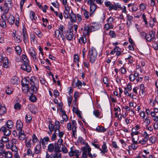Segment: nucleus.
I'll list each match as a JSON object with an SVG mask.
<instances>
[{
	"mask_svg": "<svg viewBox=\"0 0 158 158\" xmlns=\"http://www.w3.org/2000/svg\"><path fill=\"white\" fill-rule=\"evenodd\" d=\"M35 13L32 11H30V17L31 19V20L33 21V20H35L37 19V17L35 16Z\"/></svg>",
	"mask_w": 158,
	"mask_h": 158,
	"instance_id": "nucleus-41",
	"label": "nucleus"
},
{
	"mask_svg": "<svg viewBox=\"0 0 158 158\" xmlns=\"http://www.w3.org/2000/svg\"><path fill=\"white\" fill-rule=\"evenodd\" d=\"M13 92V89L11 88H10L8 87L6 90V93L8 95H10L12 94Z\"/></svg>",
	"mask_w": 158,
	"mask_h": 158,
	"instance_id": "nucleus-49",
	"label": "nucleus"
},
{
	"mask_svg": "<svg viewBox=\"0 0 158 158\" xmlns=\"http://www.w3.org/2000/svg\"><path fill=\"white\" fill-rule=\"evenodd\" d=\"M14 107L15 109H20L21 108V105L19 103H16L14 105Z\"/></svg>",
	"mask_w": 158,
	"mask_h": 158,
	"instance_id": "nucleus-59",
	"label": "nucleus"
},
{
	"mask_svg": "<svg viewBox=\"0 0 158 158\" xmlns=\"http://www.w3.org/2000/svg\"><path fill=\"white\" fill-rule=\"evenodd\" d=\"M67 128L69 131L72 130V136L75 138H77V123L75 120L72 121V124L70 123H68L67 124Z\"/></svg>",
	"mask_w": 158,
	"mask_h": 158,
	"instance_id": "nucleus-6",
	"label": "nucleus"
},
{
	"mask_svg": "<svg viewBox=\"0 0 158 158\" xmlns=\"http://www.w3.org/2000/svg\"><path fill=\"white\" fill-rule=\"evenodd\" d=\"M7 20L9 23L11 24H13L15 22V18L14 17L10 14L9 18H7Z\"/></svg>",
	"mask_w": 158,
	"mask_h": 158,
	"instance_id": "nucleus-29",
	"label": "nucleus"
},
{
	"mask_svg": "<svg viewBox=\"0 0 158 158\" xmlns=\"http://www.w3.org/2000/svg\"><path fill=\"white\" fill-rule=\"evenodd\" d=\"M29 62L27 63H23L21 66V69L27 72H30L31 70V68L28 64Z\"/></svg>",
	"mask_w": 158,
	"mask_h": 158,
	"instance_id": "nucleus-14",
	"label": "nucleus"
},
{
	"mask_svg": "<svg viewBox=\"0 0 158 158\" xmlns=\"http://www.w3.org/2000/svg\"><path fill=\"white\" fill-rule=\"evenodd\" d=\"M34 107V106H33L31 105L29 106L28 108L29 109V110L33 114H36V112L35 110V108H34L33 109V107Z\"/></svg>",
	"mask_w": 158,
	"mask_h": 158,
	"instance_id": "nucleus-57",
	"label": "nucleus"
},
{
	"mask_svg": "<svg viewBox=\"0 0 158 158\" xmlns=\"http://www.w3.org/2000/svg\"><path fill=\"white\" fill-rule=\"evenodd\" d=\"M23 41L24 43L26 44L28 42V35L26 31H23Z\"/></svg>",
	"mask_w": 158,
	"mask_h": 158,
	"instance_id": "nucleus-24",
	"label": "nucleus"
},
{
	"mask_svg": "<svg viewBox=\"0 0 158 158\" xmlns=\"http://www.w3.org/2000/svg\"><path fill=\"white\" fill-rule=\"evenodd\" d=\"M94 114L96 117H98L101 114V112L99 110H95L93 112Z\"/></svg>",
	"mask_w": 158,
	"mask_h": 158,
	"instance_id": "nucleus-54",
	"label": "nucleus"
},
{
	"mask_svg": "<svg viewBox=\"0 0 158 158\" xmlns=\"http://www.w3.org/2000/svg\"><path fill=\"white\" fill-rule=\"evenodd\" d=\"M10 82L13 85H16L18 82V78L15 76L13 77L10 80Z\"/></svg>",
	"mask_w": 158,
	"mask_h": 158,
	"instance_id": "nucleus-32",
	"label": "nucleus"
},
{
	"mask_svg": "<svg viewBox=\"0 0 158 158\" xmlns=\"http://www.w3.org/2000/svg\"><path fill=\"white\" fill-rule=\"evenodd\" d=\"M49 140L48 137L46 136L43 139L41 138L40 140V143H41L42 145H45V144H48Z\"/></svg>",
	"mask_w": 158,
	"mask_h": 158,
	"instance_id": "nucleus-19",
	"label": "nucleus"
},
{
	"mask_svg": "<svg viewBox=\"0 0 158 158\" xmlns=\"http://www.w3.org/2000/svg\"><path fill=\"white\" fill-rule=\"evenodd\" d=\"M0 141L2 142L6 143L9 141V138L7 137H2V139Z\"/></svg>",
	"mask_w": 158,
	"mask_h": 158,
	"instance_id": "nucleus-56",
	"label": "nucleus"
},
{
	"mask_svg": "<svg viewBox=\"0 0 158 158\" xmlns=\"http://www.w3.org/2000/svg\"><path fill=\"white\" fill-rule=\"evenodd\" d=\"M18 137L19 139L21 141H23L25 139V136L23 130H21L19 131L18 133Z\"/></svg>",
	"mask_w": 158,
	"mask_h": 158,
	"instance_id": "nucleus-20",
	"label": "nucleus"
},
{
	"mask_svg": "<svg viewBox=\"0 0 158 158\" xmlns=\"http://www.w3.org/2000/svg\"><path fill=\"white\" fill-rule=\"evenodd\" d=\"M83 64L84 66L87 68L88 70L89 71L90 68L89 63L87 61H84L83 62Z\"/></svg>",
	"mask_w": 158,
	"mask_h": 158,
	"instance_id": "nucleus-60",
	"label": "nucleus"
},
{
	"mask_svg": "<svg viewBox=\"0 0 158 158\" xmlns=\"http://www.w3.org/2000/svg\"><path fill=\"white\" fill-rule=\"evenodd\" d=\"M109 35L112 38H115L116 37V35L115 32L113 31H110L109 32Z\"/></svg>",
	"mask_w": 158,
	"mask_h": 158,
	"instance_id": "nucleus-52",
	"label": "nucleus"
},
{
	"mask_svg": "<svg viewBox=\"0 0 158 158\" xmlns=\"http://www.w3.org/2000/svg\"><path fill=\"white\" fill-rule=\"evenodd\" d=\"M5 124L6 127L9 129H11L13 127V123L11 120H8Z\"/></svg>",
	"mask_w": 158,
	"mask_h": 158,
	"instance_id": "nucleus-28",
	"label": "nucleus"
},
{
	"mask_svg": "<svg viewBox=\"0 0 158 158\" xmlns=\"http://www.w3.org/2000/svg\"><path fill=\"white\" fill-rule=\"evenodd\" d=\"M91 148L89 147V145L87 143H85V146L83 147L82 148V153L81 155V158H87V155L90 158H93V156L92 154L90 153Z\"/></svg>",
	"mask_w": 158,
	"mask_h": 158,
	"instance_id": "nucleus-7",
	"label": "nucleus"
},
{
	"mask_svg": "<svg viewBox=\"0 0 158 158\" xmlns=\"http://www.w3.org/2000/svg\"><path fill=\"white\" fill-rule=\"evenodd\" d=\"M63 142V140L62 139H59L55 143V153L53 155L55 158H61V154L60 153V148Z\"/></svg>",
	"mask_w": 158,
	"mask_h": 158,
	"instance_id": "nucleus-3",
	"label": "nucleus"
},
{
	"mask_svg": "<svg viewBox=\"0 0 158 158\" xmlns=\"http://www.w3.org/2000/svg\"><path fill=\"white\" fill-rule=\"evenodd\" d=\"M108 22V23L110 24H112V23L114 21V19L113 17L110 16L109 18L107 20Z\"/></svg>",
	"mask_w": 158,
	"mask_h": 158,
	"instance_id": "nucleus-61",
	"label": "nucleus"
},
{
	"mask_svg": "<svg viewBox=\"0 0 158 158\" xmlns=\"http://www.w3.org/2000/svg\"><path fill=\"white\" fill-rule=\"evenodd\" d=\"M59 29L62 33H63L64 32H65L66 31H65V28L63 25H60L59 27Z\"/></svg>",
	"mask_w": 158,
	"mask_h": 158,
	"instance_id": "nucleus-63",
	"label": "nucleus"
},
{
	"mask_svg": "<svg viewBox=\"0 0 158 158\" xmlns=\"http://www.w3.org/2000/svg\"><path fill=\"white\" fill-rule=\"evenodd\" d=\"M0 131L2 132L4 135L7 136H9L11 134V131L4 126L0 128Z\"/></svg>",
	"mask_w": 158,
	"mask_h": 158,
	"instance_id": "nucleus-16",
	"label": "nucleus"
},
{
	"mask_svg": "<svg viewBox=\"0 0 158 158\" xmlns=\"http://www.w3.org/2000/svg\"><path fill=\"white\" fill-rule=\"evenodd\" d=\"M74 147L71 148V151L69 152V155L70 156H76V158H79V156L81 154V152L78 150H74Z\"/></svg>",
	"mask_w": 158,
	"mask_h": 158,
	"instance_id": "nucleus-12",
	"label": "nucleus"
},
{
	"mask_svg": "<svg viewBox=\"0 0 158 158\" xmlns=\"http://www.w3.org/2000/svg\"><path fill=\"white\" fill-rule=\"evenodd\" d=\"M22 58L23 61V63L29 62V61L26 55L24 54L22 55Z\"/></svg>",
	"mask_w": 158,
	"mask_h": 158,
	"instance_id": "nucleus-46",
	"label": "nucleus"
},
{
	"mask_svg": "<svg viewBox=\"0 0 158 158\" xmlns=\"http://www.w3.org/2000/svg\"><path fill=\"white\" fill-rule=\"evenodd\" d=\"M73 110L74 112L77 114H79L80 113V111L77 108L74 107H73Z\"/></svg>",
	"mask_w": 158,
	"mask_h": 158,
	"instance_id": "nucleus-64",
	"label": "nucleus"
},
{
	"mask_svg": "<svg viewBox=\"0 0 158 158\" xmlns=\"http://www.w3.org/2000/svg\"><path fill=\"white\" fill-rule=\"evenodd\" d=\"M3 154L4 155V156L6 158H11L12 156V153L10 151H5L4 152Z\"/></svg>",
	"mask_w": 158,
	"mask_h": 158,
	"instance_id": "nucleus-40",
	"label": "nucleus"
},
{
	"mask_svg": "<svg viewBox=\"0 0 158 158\" xmlns=\"http://www.w3.org/2000/svg\"><path fill=\"white\" fill-rule=\"evenodd\" d=\"M139 139V136H137L136 137V139L135 140V137H132V143L131 145H129L128 146V150L130 149V147H131L133 149L135 150L138 148V146L137 144L139 143L137 142L138 140Z\"/></svg>",
	"mask_w": 158,
	"mask_h": 158,
	"instance_id": "nucleus-13",
	"label": "nucleus"
},
{
	"mask_svg": "<svg viewBox=\"0 0 158 158\" xmlns=\"http://www.w3.org/2000/svg\"><path fill=\"white\" fill-rule=\"evenodd\" d=\"M97 26L91 24H85L84 29L83 31V35L79 38L78 40L79 43L81 44H85L86 42V35L89 36L91 32L97 30Z\"/></svg>",
	"mask_w": 158,
	"mask_h": 158,
	"instance_id": "nucleus-1",
	"label": "nucleus"
},
{
	"mask_svg": "<svg viewBox=\"0 0 158 158\" xmlns=\"http://www.w3.org/2000/svg\"><path fill=\"white\" fill-rule=\"evenodd\" d=\"M31 139L29 140L28 141H27V139H25V146L26 147L30 148L31 147Z\"/></svg>",
	"mask_w": 158,
	"mask_h": 158,
	"instance_id": "nucleus-47",
	"label": "nucleus"
},
{
	"mask_svg": "<svg viewBox=\"0 0 158 158\" xmlns=\"http://www.w3.org/2000/svg\"><path fill=\"white\" fill-rule=\"evenodd\" d=\"M32 141L35 143L39 141L38 139L35 134H34L32 136Z\"/></svg>",
	"mask_w": 158,
	"mask_h": 158,
	"instance_id": "nucleus-55",
	"label": "nucleus"
},
{
	"mask_svg": "<svg viewBox=\"0 0 158 158\" xmlns=\"http://www.w3.org/2000/svg\"><path fill=\"white\" fill-rule=\"evenodd\" d=\"M34 32L40 38H42L44 36V34L40 30H36Z\"/></svg>",
	"mask_w": 158,
	"mask_h": 158,
	"instance_id": "nucleus-36",
	"label": "nucleus"
},
{
	"mask_svg": "<svg viewBox=\"0 0 158 158\" xmlns=\"http://www.w3.org/2000/svg\"><path fill=\"white\" fill-rule=\"evenodd\" d=\"M56 128L55 125L54 124V125L52 123H50L48 125V129L50 131H51V133H52V132L54 131H55Z\"/></svg>",
	"mask_w": 158,
	"mask_h": 158,
	"instance_id": "nucleus-35",
	"label": "nucleus"
},
{
	"mask_svg": "<svg viewBox=\"0 0 158 158\" xmlns=\"http://www.w3.org/2000/svg\"><path fill=\"white\" fill-rule=\"evenodd\" d=\"M18 141L17 139L13 138L9 140L6 144V147L7 149H11L12 151H16L18 149L16 146L18 143Z\"/></svg>",
	"mask_w": 158,
	"mask_h": 158,
	"instance_id": "nucleus-5",
	"label": "nucleus"
},
{
	"mask_svg": "<svg viewBox=\"0 0 158 158\" xmlns=\"http://www.w3.org/2000/svg\"><path fill=\"white\" fill-rule=\"evenodd\" d=\"M102 149L100 148V151L101 152L104 154L108 152V149L106 145V144L105 142H103V144L102 147Z\"/></svg>",
	"mask_w": 158,
	"mask_h": 158,
	"instance_id": "nucleus-23",
	"label": "nucleus"
},
{
	"mask_svg": "<svg viewBox=\"0 0 158 158\" xmlns=\"http://www.w3.org/2000/svg\"><path fill=\"white\" fill-rule=\"evenodd\" d=\"M23 124L21 120H18L16 122V128L17 130L20 131L22 130L23 127Z\"/></svg>",
	"mask_w": 158,
	"mask_h": 158,
	"instance_id": "nucleus-21",
	"label": "nucleus"
},
{
	"mask_svg": "<svg viewBox=\"0 0 158 158\" xmlns=\"http://www.w3.org/2000/svg\"><path fill=\"white\" fill-rule=\"evenodd\" d=\"M102 81L104 84L106 85V86L107 87H108L109 86L108 84V78L107 77H104L102 80Z\"/></svg>",
	"mask_w": 158,
	"mask_h": 158,
	"instance_id": "nucleus-51",
	"label": "nucleus"
},
{
	"mask_svg": "<svg viewBox=\"0 0 158 158\" xmlns=\"http://www.w3.org/2000/svg\"><path fill=\"white\" fill-rule=\"evenodd\" d=\"M82 85V83L79 80H78L77 81L76 83L73 82V85L74 88L77 87L78 89H80L81 88Z\"/></svg>",
	"mask_w": 158,
	"mask_h": 158,
	"instance_id": "nucleus-26",
	"label": "nucleus"
},
{
	"mask_svg": "<svg viewBox=\"0 0 158 158\" xmlns=\"http://www.w3.org/2000/svg\"><path fill=\"white\" fill-rule=\"evenodd\" d=\"M3 66L5 68H8L9 66L8 60L7 57H4L3 59Z\"/></svg>",
	"mask_w": 158,
	"mask_h": 158,
	"instance_id": "nucleus-34",
	"label": "nucleus"
},
{
	"mask_svg": "<svg viewBox=\"0 0 158 158\" xmlns=\"http://www.w3.org/2000/svg\"><path fill=\"white\" fill-rule=\"evenodd\" d=\"M55 124L56 126L55 133L58 134V135L60 138V139H62L61 138L63 137L65 132L64 131H60V124L59 121H56L55 122Z\"/></svg>",
	"mask_w": 158,
	"mask_h": 158,
	"instance_id": "nucleus-10",
	"label": "nucleus"
},
{
	"mask_svg": "<svg viewBox=\"0 0 158 158\" xmlns=\"http://www.w3.org/2000/svg\"><path fill=\"white\" fill-rule=\"evenodd\" d=\"M6 20L0 19V25L3 28H5L6 27Z\"/></svg>",
	"mask_w": 158,
	"mask_h": 158,
	"instance_id": "nucleus-42",
	"label": "nucleus"
},
{
	"mask_svg": "<svg viewBox=\"0 0 158 158\" xmlns=\"http://www.w3.org/2000/svg\"><path fill=\"white\" fill-rule=\"evenodd\" d=\"M69 18H70L71 21L73 22H75L77 21L76 15L73 13L72 10H71L70 15Z\"/></svg>",
	"mask_w": 158,
	"mask_h": 158,
	"instance_id": "nucleus-22",
	"label": "nucleus"
},
{
	"mask_svg": "<svg viewBox=\"0 0 158 158\" xmlns=\"http://www.w3.org/2000/svg\"><path fill=\"white\" fill-rule=\"evenodd\" d=\"M33 94H31V95L29 97V99L32 102H35L37 101V98L35 96L33 95Z\"/></svg>",
	"mask_w": 158,
	"mask_h": 158,
	"instance_id": "nucleus-39",
	"label": "nucleus"
},
{
	"mask_svg": "<svg viewBox=\"0 0 158 158\" xmlns=\"http://www.w3.org/2000/svg\"><path fill=\"white\" fill-rule=\"evenodd\" d=\"M139 89L141 91V94L142 95L144 94L145 91V89L144 85L143 84H141L140 85Z\"/></svg>",
	"mask_w": 158,
	"mask_h": 158,
	"instance_id": "nucleus-45",
	"label": "nucleus"
},
{
	"mask_svg": "<svg viewBox=\"0 0 158 158\" xmlns=\"http://www.w3.org/2000/svg\"><path fill=\"white\" fill-rule=\"evenodd\" d=\"M48 151L49 152H52L55 151V145L53 143H51L48 145Z\"/></svg>",
	"mask_w": 158,
	"mask_h": 158,
	"instance_id": "nucleus-31",
	"label": "nucleus"
},
{
	"mask_svg": "<svg viewBox=\"0 0 158 158\" xmlns=\"http://www.w3.org/2000/svg\"><path fill=\"white\" fill-rule=\"evenodd\" d=\"M63 15L64 17L65 18H69L70 15L69 12L64 11Z\"/></svg>",
	"mask_w": 158,
	"mask_h": 158,
	"instance_id": "nucleus-58",
	"label": "nucleus"
},
{
	"mask_svg": "<svg viewBox=\"0 0 158 158\" xmlns=\"http://www.w3.org/2000/svg\"><path fill=\"white\" fill-rule=\"evenodd\" d=\"M6 112V109L4 106H2L0 109V114L2 115Z\"/></svg>",
	"mask_w": 158,
	"mask_h": 158,
	"instance_id": "nucleus-44",
	"label": "nucleus"
},
{
	"mask_svg": "<svg viewBox=\"0 0 158 158\" xmlns=\"http://www.w3.org/2000/svg\"><path fill=\"white\" fill-rule=\"evenodd\" d=\"M29 53L34 61L36 60L37 53L33 48H31L29 49Z\"/></svg>",
	"mask_w": 158,
	"mask_h": 158,
	"instance_id": "nucleus-17",
	"label": "nucleus"
},
{
	"mask_svg": "<svg viewBox=\"0 0 158 158\" xmlns=\"http://www.w3.org/2000/svg\"><path fill=\"white\" fill-rule=\"evenodd\" d=\"M89 5L90 6L89 16L90 17H92L94 16V12L97 8V5L95 4H91Z\"/></svg>",
	"mask_w": 158,
	"mask_h": 158,
	"instance_id": "nucleus-15",
	"label": "nucleus"
},
{
	"mask_svg": "<svg viewBox=\"0 0 158 158\" xmlns=\"http://www.w3.org/2000/svg\"><path fill=\"white\" fill-rule=\"evenodd\" d=\"M65 38L68 40H71L73 38L74 35L72 28H69L65 32Z\"/></svg>",
	"mask_w": 158,
	"mask_h": 158,
	"instance_id": "nucleus-11",
	"label": "nucleus"
},
{
	"mask_svg": "<svg viewBox=\"0 0 158 158\" xmlns=\"http://www.w3.org/2000/svg\"><path fill=\"white\" fill-rule=\"evenodd\" d=\"M18 35H17L15 38V40L16 42L19 43L22 41V38L19 35L18 36Z\"/></svg>",
	"mask_w": 158,
	"mask_h": 158,
	"instance_id": "nucleus-53",
	"label": "nucleus"
},
{
	"mask_svg": "<svg viewBox=\"0 0 158 158\" xmlns=\"http://www.w3.org/2000/svg\"><path fill=\"white\" fill-rule=\"evenodd\" d=\"M127 18L129 21V23H127V25L130 26L131 24V21L132 20L133 18L132 16L127 15Z\"/></svg>",
	"mask_w": 158,
	"mask_h": 158,
	"instance_id": "nucleus-48",
	"label": "nucleus"
},
{
	"mask_svg": "<svg viewBox=\"0 0 158 158\" xmlns=\"http://www.w3.org/2000/svg\"><path fill=\"white\" fill-rule=\"evenodd\" d=\"M140 36L144 39L146 40L148 42H151L153 40L155 39V31L152 30L149 31V35H151L150 39L147 35V33L144 31H142L140 33Z\"/></svg>",
	"mask_w": 158,
	"mask_h": 158,
	"instance_id": "nucleus-8",
	"label": "nucleus"
},
{
	"mask_svg": "<svg viewBox=\"0 0 158 158\" xmlns=\"http://www.w3.org/2000/svg\"><path fill=\"white\" fill-rule=\"evenodd\" d=\"M114 26L112 24H110L108 23H106L104 25V28L106 31H108L110 29L113 28Z\"/></svg>",
	"mask_w": 158,
	"mask_h": 158,
	"instance_id": "nucleus-38",
	"label": "nucleus"
},
{
	"mask_svg": "<svg viewBox=\"0 0 158 158\" xmlns=\"http://www.w3.org/2000/svg\"><path fill=\"white\" fill-rule=\"evenodd\" d=\"M41 146L40 143L39 144H37L35 147L34 154H40L41 153Z\"/></svg>",
	"mask_w": 158,
	"mask_h": 158,
	"instance_id": "nucleus-25",
	"label": "nucleus"
},
{
	"mask_svg": "<svg viewBox=\"0 0 158 158\" xmlns=\"http://www.w3.org/2000/svg\"><path fill=\"white\" fill-rule=\"evenodd\" d=\"M98 53L96 49L94 47H91L89 50L88 58L89 61L91 63H94L97 58Z\"/></svg>",
	"mask_w": 158,
	"mask_h": 158,
	"instance_id": "nucleus-4",
	"label": "nucleus"
},
{
	"mask_svg": "<svg viewBox=\"0 0 158 158\" xmlns=\"http://www.w3.org/2000/svg\"><path fill=\"white\" fill-rule=\"evenodd\" d=\"M5 3L4 5V7L10 8L12 6V1L11 0H5Z\"/></svg>",
	"mask_w": 158,
	"mask_h": 158,
	"instance_id": "nucleus-30",
	"label": "nucleus"
},
{
	"mask_svg": "<svg viewBox=\"0 0 158 158\" xmlns=\"http://www.w3.org/2000/svg\"><path fill=\"white\" fill-rule=\"evenodd\" d=\"M106 130V129L101 126H98L96 128V131L98 132H105Z\"/></svg>",
	"mask_w": 158,
	"mask_h": 158,
	"instance_id": "nucleus-27",
	"label": "nucleus"
},
{
	"mask_svg": "<svg viewBox=\"0 0 158 158\" xmlns=\"http://www.w3.org/2000/svg\"><path fill=\"white\" fill-rule=\"evenodd\" d=\"M30 84L31 86L29 87V89L31 90V94H36L39 88V82L36 80L35 77L32 76L30 79Z\"/></svg>",
	"mask_w": 158,
	"mask_h": 158,
	"instance_id": "nucleus-2",
	"label": "nucleus"
},
{
	"mask_svg": "<svg viewBox=\"0 0 158 158\" xmlns=\"http://www.w3.org/2000/svg\"><path fill=\"white\" fill-rule=\"evenodd\" d=\"M82 10L83 11V14L85 18L86 19H88L89 18V17H90V13H89V12L85 9H82Z\"/></svg>",
	"mask_w": 158,
	"mask_h": 158,
	"instance_id": "nucleus-33",
	"label": "nucleus"
},
{
	"mask_svg": "<svg viewBox=\"0 0 158 158\" xmlns=\"http://www.w3.org/2000/svg\"><path fill=\"white\" fill-rule=\"evenodd\" d=\"M104 3L106 6L108 8L109 11L112 10H117L118 8H121V5L119 3L113 4L110 1H106Z\"/></svg>",
	"mask_w": 158,
	"mask_h": 158,
	"instance_id": "nucleus-9",
	"label": "nucleus"
},
{
	"mask_svg": "<svg viewBox=\"0 0 158 158\" xmlns=\"http://www.w3.org/2000/svg\"><path fill=\"white\" fill-rule=\"evenodd\" d=\"M15 49L18 54L19 55L21 54L22 49L20 46H16L15 48Z\"/></svg>",
	"mask_w": 158,
	"mask_h": 158,
	"instance_id": "nucleus-43",
	"label": "nucleus"
},
{
	"mask_svg": "<svg viewBox=\"0 0 158 158\" xmlns=\"http://www.w3.org/2000/svg\"><path fill=\"white\" fill-rule=\"evenodd\" d=\"M139 8L141 11H143L146 8V5L145 3H142L139 6Z\"/></svg>",
	"mask_w": 158,
	"mask_h": 158,
	"instance_id": "nucleus-50",
	"label": "nucleus"
},
{
	"mask_svg": "<svg viewBox=\"0 0 158 158\" xmlns=\"http://www.w3.org/2000/svg\"><path fill=\"white\" fill-rule=\"evenodd\" d=\"M156 140V138L155 137L152 136L149 138V141L152 143H155Z\"/></svg>",
	"mask_w": 158,
	"mask_h": 158,
	"instance_id": "nucleus-62",
	"label": "nucleus"
},
{
	"mask_svg": "<svg viewBox=\"0 0 158 158\" xmlns=\"http://www.w3.org/2000/svg\"><path fill=\"white\" fill-rule=\"evenodd\" d=\"M55 37L58 39H60V35L61 34L59 30H56L54 32Z\"/></svg>",
	"mask_w": 158,
	"mask_h": 158,
	"instance_id": "nucleus-37",
	"label": "nucleus"
},
{
	"mask_svg": "<svg viewBox=\"0 0 158 158\" xmlns=\"http://www.w3.org/2000/svg\"><path fill=\"white\" fill-rule=\"evenodd\" d=\"M23 88H22V90L25 93L28 92L29 90V86L27 83H22Z\"/></svg>",
	"mask_w": 158,
	"mask_h": 158,
	"instance_id": "nucleus-18",
	"label": "nucleus"
}]
</instances>
